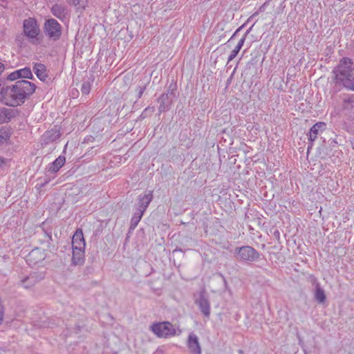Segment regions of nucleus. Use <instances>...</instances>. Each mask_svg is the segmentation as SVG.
Wrapping results in <instances>:
<instances>
[{
	"label": "nucleus",
	"instance_id": "obj_1",
	"mask_svg": "<svg viewBox=\"0 0 354 354\" xmlns=\"http://www.w3.org/2000/svg\"><path fill=\"white\" fill-rule=\"evenodd\" d=\"M35 84L28 80H19L12 86L0 89V101L7 106H17L23 104L35 91Z\"/></svg>",
	"mask_w": 354,
	"mask_h": 354
},
{
	"label": "nucleus",
	"instance_id": "obj_2",
	"mask_svg": "<svg viewBox=\"0 0 354 354\" xmlns=\"http://www.w3.org/2000/svg\"><path fill=\"white\" fill-rule=\"evenodd\" d=\"M353 62L351 59L344 57L342 59L333 70L335 78L337 81L343 83L354 72L352 69Z\"/></svg>",
	"mask_w": 354,
	"mask_h": 354
},
{
	"label": "nucleus",
	"instance_id": "obj_3",
	"mask_svg": "<svg viewBox=\"0 0 354 354\" xmlns=\"http://www.w3.org/2000/svg\"><path fill=\"white\" fill-rule=\"evenodd\" d=\"M151 328L159 337L167 338L177 334L176 327L169 322L153 324Z\"/></svg>",
	"mask_w": 354,
	"mask_h": 354
},
{
	"label": "nucleus",
	"instance_id": "obj_4",
	"mask_svg": "<svg viewBox=\"0 0 354 354\" xmlns=\"http://www.w3.org/2000/svg\"><path fill=\"white\" fill-rule=\"evenodd\" d=\"M45 277V272L34 271L26 276H21L18 286L24 288H30L40 282Z\"/></svg>",
	"mask_w": 354,
	"mask_h": 354
},
{
	"label": "nucleus",
	"instance_id": "obj_5",
	"mask_svg": "<svg viewBox=\"0 0 354 354\" xmlns=\"http://www.w3.org/2000/svg\"><path fill=\"white\" fill-rule=\"evenodd\" d=\"M44 32L50 39L57 41L62 35V26L55 19H50L44 24Z\"/></svg>",
	"mask_w": 354,
	"mask_h": 354
},
{
	"label": "nucleus",
	"instance_id": "obj_6",
	"mask_svg": "<svg viewBox=\"0 0 354 354\" xmlns=\"http://www.w3.org/2000/svg\"><path fill=\"white\" fill-rule=\"evenodd\" d=\"M235 254L237 259L243 261H255L260 257V254L254 248L248 245L236 248Z\"/></svg>",
	"mask_w": 354,
	"mask_h": 354
},
{
	"label": "nucleus",
	"instance_id": "obj_7",
	"mask_svg": "<svg viewBox=\"0 0 354 354\" xmlns=\"http://www.w3.org/2000/svg\"><path fill=\"white\" fill-rule=\"evenodd\" d=\"M24 32L26 37L32 39V42L38 41L37 36L40 32L37 21L32 18H28L24 21Z\"/></svg>",
	"mask_w": 354,
	"mask_h": 354
},
{
	"label": "nucleus",
	"instance_id": "obj_8",
	"mask_svg": "<svg viewBox=\"0 0 354 354\" xmlns=\"http://www.w3.org/2000/svg\"><path fill=\"white\" fill-rule=\"evenodd\" d=\"M176 97L174 90H168L166 93H163L158 99L160 106L158 110L160 112H165L169 109L174 102Z\"/></svg>",
	"mask_w": 354,
	"mask_h": 354
},
{
	"label": "nucleus",
	"instance_id": "obj_9",
	"mask_svg": "<svg viewBox=\"0 0 354 354\" xmlns=\"http://www.w3.org/2000/svg\"><path fill=\"white\" fill-rule=\"evenodd\" d=\"M46 258L44 250L35 248L31 250L26 257V261L30 266H34L42 262Z\"/></svg>",
	"mask_w": 354,
	"mask_h": 354
},
{
	"label": "nucleus",
	"instance_id": "obj_10",
	"mask_svg": "<svg viewBox=\"0 0 354 354\" xmlns=\"http://www.w3.org/2000/svg\"><path fill=\"white\" fill-rule=\"evenodd\" d=\"M85 241L84 238L83 232L81 229H77L73 236L72 239V248L85 249Z\"/></svg>",
	"mask_w": 354,
	"mask_h": 354
},
{
	"label": "nucleus",
	"instance_id": "obj_11",
	"mask_svg": "<svg viewBox=\"0 0 354 354\" xmlns=\"http://www.w3.org/2000/svg\"><path fill=\"white\" fill-rule=\"evenodd\" d=\"M187 346L194 354H201V348L196 335L191 333L188 337Z\"/></svg>",
	"mask_w": 354,
	"mask_h": 354
},
{
	"label": "nucleus",
	"instance_id": "obj_12",
	"mask_svg": "<svg viewBox=\"0 0 354 354\" xmlns=\"http://www.w3.org/2000/svg\"><path fill=\"white\" fill-rule=\"evenodd\" d=\"M85 249L73 248L72 264L82 266L84 263Z\"/></svg>",
	"mask_w": 354,
	"mask_h": 354
},
{
	"label": "nucleus",
	"instance_id": "obj_13",
	"mask_svg": "<svg viewBox=\"0 0 354 354\" xmlns=\"http://www.w3.org/2000/svg\"><path fill=\"white\" fill-rule=\"evenodd\" d=\"M326 126V124L324 122H317L316 124H315L311 127V129L309 131V134H308L309 140L311 142L315 141L316 140V138H317V136L325 129Z\"/></svg>",
	"mask_w": 354,
	"mask_h": 354
},
{
	"label": "nucleus",
	"instance_id": "obj_14",
	"mask_svg": "<svg viewBox=\"0 0 354 354\" xmlns=\"http://www.w3.org/2000/svg\"><path fill=\"white\" fill-rule=\"evenodd\" d=\"M196 303L199 306L202 313L205 317H209L210 315V304L207 299L203 295H201Z\"/></svg>",
	"mask_w": 354,
	"mask_h": 354
},
{
	"label": "nucleus",
	"instance_id": "obj_15",
	"mask_svg": "<svg viewBox=\"0 0 354 354\" xmlns=\"http://www.w3.org/2000/svg\"><path fill=\"white\" fill-rule=\"evenodd\" d=\"M33 71L37 77L42 82H45L48 77L46 67L41 63H35L33 66Z\"/></svg>",
	"mask_w": 354,
	"mask_h": 354
},
{
	"label": "nucleus",
	"instance_id": "obj_16",
	"mask_svg": "<svg viewBox=\"0 0 354 354\" xmlns=\"http://www.w3.org/2000/svg\"><path fill=\"white\" fill-rule=\"evenodd\" d=\"M66 158L64 156H59L48 167V171L50 174L57 173L59 169L64 165Z\"/></svg>",
	"mask_w": 354,
	"mask_h": 354
},
{
	"label": "nucleus",
	"instance_id": "obj_17",
	"mask_svg": "<svg viewBox=\"0 0 354 354\" xmlns=\"http://www.w3.org/2000/svg\"><path fill=\"white\" fill-rule=\"evenodd\" d=\"M138 199H139L138 209L142 210V212H145L153 199L152 192L149 191L147 194H145L143 196H140Z\"/></svg>",
	"mask_w": 354,
	"mask_h": 354
},
{
	"label": "nucleus",
	"instance_id": "obj_18",
	"mask_svg": "<svg viewBox=\"0 0 354 354\" xmlns=\"http://www.w3.org/2000/svg\"><path fill=\"white\" fill-rule=\"evenodd\" d=\"M52 14L59 19H63L67 15V9L64 5L55 4L51 8Z\"/></svg>",
	"mask_w": 354,
	"mask_h": 354
},
{
	"label": "nucleus",
	"instance_id": "obj_19",
	"mask_svg": "<svg viewBox=\"0 0 354 354\" xmlns=\"http://www.w3.org/2000/svg\"><path fill=\"white\" fill-rule=\"evenodd\" d=\"M314 297L315 299L319 304L324 303L326 299V296L324 289L317 282L315 283Z\"/></svg>",
	"mask_w": 354,
	"mask_h": 354
},
{
	"label": "nucleus",
	"instance_id": "obj_20",
	"mask_svg": "<svg viewBox=\"0 0 354 354\" xmlns=\"http://www.w3.org/2000/svg\"><path fill=\"white\" fill-rule=\"evenodd\" d=\"M248 32L249 30L246 32L245 35L239 41L235 48L232 50V51L231 52L230 55L228 57L227 63L233 60L236 57L237 54L239 53V52L240 51V50L241 49L242 46L244 44L245 37Z\"/></svg>",
	"mask_w": 354,
	"mask_h": 354
},
{
	"label": "nucleus",
	"instance_id": "obj_21",
	"mask_svg": "<svg viewBox=\"0 0 354 354\" xmlns=\"http://www.w3.org/2000/svg\"><path fill=\"white\" fill-rule=\"evenodd\" d=\"M12 117V111L2 108L0 109V124L8 122Z\"/></svg>",
	"mask_w": 354,
	"mask_h": 354
},
{
	"label": "nucleus",
	"instance_id": "obj_22",
	"mask_svg": "<svg viewBox=\"0 0 354 354\" xmlns=\"http://www.w3.org/2000/svg\"><path fill=\"white\" fill-rule=\"evenodd\" d=\"M144 212H142V210L138 209V210L134 213V214L131 220V227L132 228H135L137 226V225L140 222Z\"/></svg>",
	"mask_w": 354,
	"mask_h": 354
},
{
	"label": "nucleus",
	"instance_id": "obj_23",
	"mask_svg": "<svg viewBox=\"0 0 354 354\" xmlns=\"http://www.w3.org/2000/svg\"><path fill=\"white\" fill-rule=\"evenodd\" d=\"M20 78L32 79L33 75L30 68L25 67L24 68L17 70Z\"/></svg>",
	"mask_w": 354,
	"mask_h": 354
},
{
	"label": "nucleus",
	"instance_id": "obj_24",
	"mask_svg": "<svg viewBox=\"0 0 354 354\" xmlns=\"http://www.w3.org/2000/svg\"><path fill=\"white\" fill-rule=\"evenodd\" d=\"M354 106V99L348 96L344 98L342 108L346 110H350Z\"/></svg>",
	"mask_w": 354,
	"mask_h": 354
},
{
	"label": "nucleus",
	"instance_id": "obj_25",
	"mask_svg": "<svg viewBox=\"0 0 354 354\" xmlns=\"http://www.w3.org/2000/svg\"><path fill=\"white\" fill-rule=\"evenodd\" d=\"M342 84L345 87L354 91V72Z\"/></svg>",
	"mask_w": 354,
	"mask_h": 354
},
{
	"label": "nucleus",
	"instance_id": "obj_26",
	"mask_svg": "<svg viewBox=\"0 0 354 354\" xmlns=\"http://www.w3.org/2000/svg\"><path fill=\"white\" fill-rule=\"evenodd\" d=\"M10 138V133L9 132L2 128L0 129V144L4 143Z\"/></svg>",
	"mask_w": 354,
	"mask_h": 354
},
{
	"label": "nucleus",
	"instance_id": "obj_27",
	"mask_svg": "<svg viewBox=\"0 0 354 354\" xmlns=\"http://www.w3.org/2000/svg\"><path fill=\"white\" fill-rule=\"evenodd\" d=\"M91 91V85L89 82H84L82 83L81 86V91L83 94L87 95L90 93Z\"/></svg>",
	"mask_w": 354,
	"mask_h": 354
},
{
	"label": "nucleus",
	"instance_id": "obj_28",
	"mask_svg": "<svg viewBox=\"0 0 354 354\" xmlns=\"http://www.w3.org/2000/svg\"><path fill=\"white\" fill-rule=\"evenodd\" d=\"M7 78L10 81H14L18 78H20L17 70L9 74Z\"/></svg>",
	"mask_w": 354,
	"mask_h": 354
},
{
	"label": "nucleus",
	"instance_id": "obj_29",
	"mask_svg": "<svg viewBox=\"0 0 354 354\" xmlns=\"http://www.w3.org/2000/svg\"><path fill=\"white\" fill-rule=\"evenodd\" d=\"M146 88V86L145 85L143 86H139L138 88V98H140L143 92L145 91Z\"/></svg>",
	"mask_w": 354,
	"mask_h": 354
},
{
	"label": "nucleus",
	"instance_id": "obj_30",
	"mask_svg": "<svg viewBox=\"0 0 354 354\" xmlns=\"http://www.w3.org/2000/svg\"><path fill=\"white\" fill-rule=\"evenodd\" d=\"M5 66L3 63L0 62V75L4 71Z\"/></svg>",
	"mask_w": 354,
	"mask_h": 354
},
{
	"label": "nucleus",
	"instance_id": "obj_31",
	"mask_svg": "<svg viewBox=\"0 0 354 354\" xmlns=\"http://www.w3.org/2000/svg\"><path fill=\"white\" fill-rule=\"evenodd\" d=\"M45 235L48 238V239H51V236L50 234H48L47 232H44Z\"/></svg>",
	"mask_w": 354,
	"mask_h": 354
},
{
	"label": "nucleus",
	"instance_id": "obj_32",
	"mask_svg": "<svg viewBox=\"0 0 354 354\" xmlns=\"http://www.w3.org/2000/svg\"><path fill=\"white\" fill-rule=\"evenodd\" d=\"M352 145H353V149H354V140L352 142Z\"/></svg>",
	"mask_w": 354,
	"mask_h": 354
},
{
	"label": "nucleus",
	"instance_id": "obj_33",
	"mask_svg": "<svg viewBox=\"0 0 354 354\" xmlns=\"http://www.w3.org/2000/svg\"><path fill=\"white\" fill-rule=\"evenodd\" d=\"M234 35H235V34H234V35H232V37H231V38H230V39L229 40V41H230L232 39H233V37H234Z\"/></svg>",
	"mask_w": 354,
	"mask_h": 354
},
{
	"label": "nucleus",
	"instance_id": "obj_34",
	"mask_svg": "<svg viewBox=\"0 0 354 354\" xmlns=\"http://www.w3.org/2000/svg\"><path fill=\"white\" fill-rule=\"evenodd\" d=\"M275 233H277V234H276V236H278V234H279V232H278V231H277Z\"/></svg>",
	"mask_w": 354,
	"mask_h": 354
},
{
	"label": "nucleus",
	"instance_id": "obj_35",
	"mask_svg": "<svg viewBox=\"0 0 354 354\" xmlns=\"http://www.w3.org/2000/svg\"><path fill=\"white\" fill-rule=\"evenodd\" d=\"M275 233H277V234H276V236H278V234H279V232H278V231H277Z\"/></svg>",
	"mask_w": 354,
	"mask_h": 354
},
{
	"label": "nucleus",
	"instance_id": "obj_36",
	"mask_svg": "<svg viewBox=\"0 0 354 354\" xmlns=\"http://www.w3.org/2000/svg\"><path fill=\"white\" fill-rule=\"evenodd\" d=\"M257 14H258V12H256L253 15V16L257 15Z\"/></svg>",
	"mask_w": 354,
	"mask_h": 354
},
{
	"label": "nucleus",
	"instance_id": "obj_37",
	"mask_svg": "<svg viewBox=\"0 0 354 354\" xmlns=\"http://www.w3.org/2000/svg\"><path fill=\"white\" fill-rule=\"evenodd\" d=\"M178 331H179V333H178V334H180V333H181V330H178Z\"/></svg>",
	"mask_w": 354,
	"mask_h": 354
}]
</instances>
